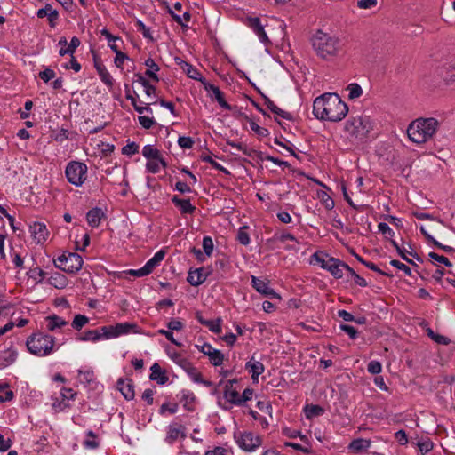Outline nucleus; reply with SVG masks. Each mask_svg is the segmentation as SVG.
I'll return each mask as SVG.
<instances>
[{
    "mask_svg": "<svg viewBox=\"0 0 455 455\" xmlns=\"http://www.w3.org/2000/svg\"><path fill=\"white\" fill-rule=\"evenodd\" d=\"M348 112L347 105L337 93H324L313 103V113L317 119L330 122L342 120Z\"/></svg>",
    "mask_w": 455,
    "mask_h": 455,
    "instance_id": "obj_1",
    "label": "nucleus"
},
{
    "mask_svg": "<svg viewBox=\"0 0 455 455\" xmlns=\"http://www.w3.org/2000/svg\"><path fill=\"white\" fill-rule=\"evenodd\" d=\"M312 46L317 56L323 60L337 57L342 52V44L338 37L318 30L312 37Z\"/></svg>",
    "mask_w": 455,
    "mask_h": 455,
    "instance_id": "obj_2",
    "label": "nucleus"
},
{
    "mask_svg": "<svg viewBox=\"0 0 455 455\" xmlns=\"http://www.w3.org/2000/svg\"><path fill=\"white\" fill-rule=\"evenodd\" d=\"M439 127V122L434 117L418 118L412 121L408 128L409 139L418 144L424 143L431 139Z\"/></svg>",
    "mask_w": 455,
    "mask_h": 455,
    "instance_id": "obj_3",
    "label": "nucleus"
},
{
    "mask_svg": "<svg viewBox=\"0 0 455 455\" xmlns=\"http://www.w3.org/2000/svg\"><path fill=\"white\" fill-rule=\"evenodd\" d=\"M26 345L31 354L44 356L52 352L54 346V338L48 334L36 333L27 339Z\"/></svg>",
    "mask_w": 455,
    "mask_h": 455,
    "instance_id": "obj_4",
    "label": "nucleus"
},
{
    "mask_svg": "<svg viewBox=\"0 0 455 455\" xmlns=\"http://www.w3.org/2000/svg\"><path fill=\"white\" fill-rule=\"evenodd\" d=\"M83 263L82 257L76 252L62 254L54 259L55 267L68 274L78 272L82 268Z\"/></svg>",
    "mask_w": 455,
    "mask_h": 455,
    "instance_id": "obj_5",
    "label": "nucleus"
},
{
    "mask_svg": "<svg viewBox=\"0 0 455 455\" xmlns=\"http://www.w3.org/2000/svg\"><path fill=\"white\" fill-rule=\"evenodd\" d=\"M66 177L73 185L81 186L86 180L87 165L84 163L72 161L66 167Z\"/></svg>",
    "mask_w": 455,
    "mask_h": 455,
    "instance_id": "obj_6",
    "label": "nucleus"
},
{
    "mask_svg": "<svg viewBox=\"0 0 455 455\" xmlns=\"http://www.w3.org/2000/svg\"><path fill=\"white\" fill-rule=\"evenodd\" d=\"M237 443L243 450L252 451L261 444V439L251 432H244L238 437Z\"/></svg>",
    "mask_w": 455,
    "mask_h": 455,
    "instance_id": "obj_7",
    "label": "nucleus"
},
{
    "mask_svg": "<svg viewBox=\"0 0 455 455\" xmlns=\"http://www.w3.org/2000/svg\"><path fill=\"white\" fill-rule=\"evenodd\" d=\"M326 257L328 259L326 262H323V268L328 270L335 278H341L343 276V269L347 267V264L339 259L328 257V255Z\"/></svg>",
    "mask_w": 455,
    "mask_h": 455,
    "instance_id": "obj_8",
    "label": "nucleus"
},
{
    "mask_svg": "<svg viewBox=\"0 0 455 455\" xmlns=\"http://www.w3.org/2000/svg\"><path fill=\"white\" fill-rule=\"evenodd\" d=\"M174 61L177 65L180 67V68L183 70V72H185L188 75V77L201 82L203 85H204L207 83L205 78L203 77L202 74L191 64L184 61L182 59L179 57H176L174 59Z\"/></svg>",
    "mask_w": 455,
    "mask_h": 455,
    "instance_id": "obj_9",
    "label": "nucleus"
},
{
    "mask_svg": "<svg viewBox=\"0 0 455 455\" xmlns=\"http://www.w3.org/2000/svg\"><path fill=\"white\" fill-rule=\"evenodd\" d=\"M251 284H252V287L258 292H259L268 298H271V299L276 298L278 299H281V297L279 296V294H277L272 288H270L268 286L267 282L261 280L258 277L251 276Z\"/></svg>",
    "mask_w": 455,
    "mask_h": 455,
    "instance_id": "obj_10",
    "label": "nucleus"
},
{
    "mask_svg": "<svg viewBox=\"0 0 455 455\" xmlns=\"http://www.w3.org/2000/svg\"><path fill=\"white\" fill-rule=\"evenodd\" d=\"M30 232L38 243L44 242L49 235L46 226L41 222H35L31 225Z\"/></svg>",
    "mask_w": 455,
    "mask_h": 455,
    "instance_id": "obj_11",
    "label": "nucleus"
},
{
    "mask_svg": "<svg viewBox=\"0 0 455 455\" xmlns=\"http://www.w3.org/2000/svg\"><path fill=\"white\" fill-rule=\"evenodd\" d=\"M204 88L212 93V97L215 98V100L218 101L220 107H222L225 109H231V106L225 100L223 92L220 90L218 86H215L210 83H206L204 85Z\"/></svg>",
    "mask_w": 455,
    "mask_h": 455,
    "instance_id": "obj_12",
    "label": "nucleus"
},
{
    "mask_svg": "<svg viewBox=\"0 0 455 455\" xmlns=\"http://www.w3.org/2000/svg\"><path fill=\"white\" fill-rule=\"evenodd\" d=\"M179 436H181L182 438L186 437L185 427H183L181 424H178V423L171 424L169 426V429L167 432L165 441L168 443H172L179 438Z\"/></svg>",
    "mask_w": 455,
    "mask_h": 455,
    "instance_id": "obj_13",
    "label": "nucleus"
},
{
    "mask_svg": "<svg viewBox=\"0 0 455 455\" xmlns=\"http://www.w3.org/2000/svg\"><path fill=\"white\" fill-rule=\"evenodd\" d=\"M117 388L126 400H132L135 396L134 386L132 379H119L116 383Z\"/></svg>",
    "mask_w": 455,
    "mask_h": 455,
    "instance_id": "obj_14",
    "label": "nucleus"
},
{
    "mask_svg": "<svg viewBox=\"0 0 455 455\" xmlns=\"http://www.w3.org/2000/svg\"><path fill=\"white\" fill-rule=\"evenodd\" d=\"M236 382V379H232L226 383L224 387V397L231 403L241 405V401H239V393L233 387L234 384Z\"/></svg>",
    "mask_w": 455,
    "mask_h": 455,
    "instance_id": "obj_15",
    "label": "nucleus"
},
{
    "mask_svg": "<svg viewBox=\"0 0 455 455\" xmlns=\"http://www.w3.org/2000/svg\"><path fill=\"white\" fill-rule=\"evenodd\" d=\"M105 217V213L101 208L94 207L91 209L86 214V220L92 228L100 226V220Z\"/></svg>",
    "mask_w": 455,
    "mask_h": 455,
    "instance_id": "obj_16",
    "label": "nucleus"
},
{
    "mask_svg": "<svg viewBox=\"0 0 455 455\" xmlns=\"http://www.w3.org/2000/svg\"><path fill=\"white\" fill-rule=\"evenodd\" d=\"M248 25L253 29L262 43L268 42V37L264 30V27L261 25L259 18H250L248 20Z\"/></svg>",
    "mask_w": 455,
    "mask_h": 455,
    "instance_id": "obj_17",
    "label": "nucleus"
},
{
    "mask_svg": "<svg viewBox=\"0 0 455 455\" xmlns=\"http://www.w3.org/2000/svg\"><path fill=\"white\" fill-rule=\"evenodd\" d=\"M37 17L43 19L48 17L49 23L52 27H54L55 21L59 17V13L52 8L50 4H47L44 8L37 11Z\"/></svg>",
    "mask_w": 455,
    "mask_h": 455,
    "instance_id": "obj_18",
    "label": "nucleus"
},
{
    "mask_svg": "<svg viewBox=\"0 0 455 455\" xmlns=\"http://www.w3.org/2000/svg\"><path fill=\"white\" fill-rule=\"evenodd\" d=\"M130 332L139 333L138 326L130 323H120L113 326V334H115V338Z\"/></svg>",
    "mask_w": 455,
    "mask_h": 455,
    "instance_id": "obj_19",
    "label": "nucleus"
},
{
    "mask_svg": "<svg viewBox=\"0 0 455 455\" xmlns=\"http://www.w3.org/2000/svg\"><path fill=\"white\" fill-rule=\"evenodd\" d=\"M151 374L149 376V379L151 380L156 381L160 385L165 384L169 378L166 376L165 371L162 370L161 366L155 363L151 368Z\"/></svg>",
    "mask_w": 455,
    "mask_h": 455,
    "instance_id": "obj_20",
    "label": "nucleus"
},
{
    "mask_svg": "<svg viewBox=\"0 0 455 455\" xmlns=\"http://www.w3.org/2000/svg\"><path fill=\"white\" fill-rule=\"evenodd\" d=\"M203 272H204V267H200V268H196L193 271H189L188 278H187L188 282L192 286H198V285L202 284L206 280V277H207V275Z\"/></svg>",
    "mask_w": 455,
    "mask_h": 455,
    "instance_id": "obj_21",
    "label": "nucleus"
},
{
    "mask_svg": "<svg viewBox=\"0 0 455 455\" xmlns=\"http://www.w3.org/2000/svg\"><path fill=\"white\" fill-rule=\"evenodd\" d=\"M94 66L97 69V72L101 79V81L108 86L111 87L113 85V78L111 75L107 70L106 67L100 61L94 59Z\"/></svg>",
    "mask_w": 455,
    "mask_h": 455,
    "instance_id": "obj_22",
    "label": "nucleus"
},
{
    "mask_svg": "<svg viewBox=\"0 0 455 455\" xmlns=\"http://www.w3.org/2000/svg\"><path fill=\"white\" fill-rule=\"evenodd\" d=\"M245 369L251 373V379L253 381H257L258 377L263 373L265 368L262 363L259 361H253V359H251L246 363Z\"/></svg>",
    "mask_w": 455,
    "mask_h": 455,
    "instance_id": "obj_23",
    "label": "nucleus"
},
{
    "mask_svg": "<svg viewBox=\"0 0 455 455\" xmlns=\"http://www.w3.org/2000/svg\"><path fill=\"white\" fill-rule=\"evenodd\" d=\"M172 201L180 209L181 213H193L196 210V207L191 204L189 199H181L174 196Z\"/></svg>",
    "mask_w": 455,
    "mask_h": 455,
    "instance_id": "obj_24",
    "label": "nucleus"
},
{
    "mask_svg": "<svg viewBox=\"0 0 455 455\" xmlns=\"http://www.w3.org/2000/svg\"><path fill=\"white\" fill-rule=\"evenodd\" d=\"M17 358V352L8 347L0 355V368H5L6 366L13 363Z\"/></svg>",
    "mask_w": 455,
    "mask_h": 455,
    "instance_id": "obj_25",
    "label": "nucleus"
},
{
    "mask_svg": "<svg viewBox=\"0 0 455 455\" xmlns=\"http://www.w3.org/2000/svg\"><path fill=\"white\" fill-rule=\"evenodd\" d=\"M370 445H371L370 440L358 438V439L353 440L350 443L348 448H349V450H351L352 452L359 453V452H362V451H365L366 449H368L370 447Z\"/></svg>",
    "mask_w": 455,
    "mask_h": 455,
    "instance_id": "obj_26",
    "label": "nucleus"
},
{
    "mask_svg": "<svg viewBox=\"0 0 455 455\" xmlns=\"http://www.w3.org/2000/svg\"><path fill=\"white\" fill-rule=\"evenodd\" d=\"M145 65L148 68L146 70L145 75L147 76H148L150 79H152L153 81L158 82L159 77L156 75V72L159 71V69H160L159 66L151 58H148L146 60Z\"/></svg>",
    "mask_w": 455,
    "mask_h": 455,
    "instance_id": "obj_27",
    "label": "nucleus"
},
{
    "mask_svg": "<svg viewBox=\"0 0 455 455\" xmlns=\"http://www.w3.org/2000/svg\"><path fill=\"white\" fill-rule=\"evenodd\" d=\"M439 75L446 84L455 82V64H449L440 69Z\"/></svg>",
    "mask_w": 455,
    "mask_h": 455,
    "instance_id": "obj_28",
    "label": "nucleus"
},
{
    "mask_svg": "<svg viewBox=\"0 0 455 455\" xmlns=\"http://www.w3.org/2000/svg\"><path fill=\"white\" fill-rule=\"evenodd\" d=\"M48 283L57 289H63L67 286L68 280L64 275L55 273L48 279Z\"/></svg>",
    "mask_w": 455,
    "mask_h": 455,
    "instance_id": "obj_29",
    "label": "nucleus"
},
{
    "mask_svg": "<svg viewBox=\"0 0 455 455\" xmlns=\"http://www.w3.org/2000/svg\"><path fill=\"white\" fill-rule=\"evenodd\" d=\"M45 320L48 322L47 328L51 331H54L56 328H61L67 324L65 320L56 315H49L45 318Z\"/></svg>",
    "mask_w": 455,
    "mask_h": 455,
    "instance_id": "obj_30",
    "label": "nucleus"
},
{
    "mask_svg": "<svg viewBox=\"0 0 455 455\" xmlns=\"http://www.w3.org/2000/svg\"><path fill=\"white\" fill-rule=\"evenodd\" d=\"M368 123H365V120L363 118H354L350 121V125L354 127L352 130L353 133H360V132H368L369 129L367 128Z\"/></svg>",
    "mask_w": 455,
    "mask_h": 455,
    "instance_id": "obj_31",
    "label": "nucleus"
},
{
    "mask_svg": "<svg viewBox=\"0 0 455 455\" xmlns=\"http://www.w3.org/2000/svg\"><path fill=\"white\" fill-rule=\"evenodd\" d=\"M165 252L161 250L157 251L153 258H151L146 264L145 267L151 273L154 268L159 265V263L164 259Z\"/></svg>",
    "mask_w": 455,
    "mask_h": 455,
    "instance_id": "obj_32",
    "label": "nucleus"
},
{
    "mask_svg": "<svg viewBox=\"0 0 455 455\" xmlns=\"http://www.w3.org/2000/svg\"><path fill=\"white\" fill-rule=\"evenodd\" d=\"M228 144L230 145L232 148H235L237 150L242 151L245 156H248L251 157H252L254 156H257L259 157L261 155L260 152L251 149V148H248L247 146L243 143H235V142L228 141Z\"/></svg>",
    "mask_w": 455,
    "mask_h": 455,
    "instance_id": "obj_33",
    "label": "nucleus"
},
{
    "mask_svg": "<svg viewBox=\"0 0 455 455\" xmlns=\"http://www.w3.org/2000/svg\"><path fill=\"white\" fill-rule=\"evenodd\" d=\"M306 417L311 419L313 417L320 416L323 414L324 410L319 405L307 404L304 408Z\"/></svg>",
    "mask_w": 455,
    "mask_h": 455,
    "instance_id": "obj_34",
    "label": "nucleus"
},
{
    "mask_svg": "<svg viewBox=\"0 0 455 455\" xmlns=\"http://www.w3.org/2000/svg\"><path fill=\"white\" fill-rule=\"evenodd\" d=\"M211 363L214 366H220L223 363L224 355L217 349H212V352L208 355Z\"/></svg>",
    "mask_w": 455,
    "mask_h": 455,
    "instance_id": "obj_35",
    "label": "nucleus"
},
{
    "mask_svg": "<svg viewBox=\"0 0 455 455\" xmlns=\"http://www.w3.org/2000/svg\"><path fill=\"white\" fill-rule=\"evenodd\" d=\"M159 154H160V151L151 145H146L142 148L143 156L148 160L158 158Z\"/></svg>",
    "mask_w": 455,
    "mask_h": 455,
    "instance_id": "obj_36",
    "label": "nucleus"
},
{
    "mask_svg": "<svg viewBox=\"0 0 455 455\" xmlns=\"http://www.w3.org/2000/svg\"><path fill=\"white\" fill-rule=\"evenodd\" d=\"M347 90L349 91L348 98L350 100L357 99L363 94V89L358 84H350Z\"/></svg>",
    "mask_w": 455,
    "mask_h": 455,
    "instance_id": "obj_37",
    "label": "nucleus"
},
{
    "mask_svg": "<svg viewBox=\"0 0 455 455\" xmlns=\"http://www.w3.org/2000/svg\"><path fill=\"white\" fill-rule=\"evenodd\" d=\"M101 339V333L99 330H91L84 332L81 340L84 341H98Z\"/></svg>",
    "mask_w": 455,
    "mask_h": 455,
    "instance_id": "obj_38",
    "label": "nucleus"
},
{
    "mask_svg": "<svg viewBox=\"0 0 455 455\" xmlns=\"http://www.w3.org/2000/svg\"><path fill=\"white\" fill-rule=\"evenodd\" d=\"M246 230H247V227L243 226L239 228L238 233H237V240L243 245H248L251 241L250 235Z\"/></svg>",
    "mask_w": 455,
    "mask_h": 455,
    "instance_id": "obj_39",
    "label": "nucleus"
},
{
    "mask_svg": "<svg viewBox=\"0 0 455 455\" xmlns=\"http://www.w3.org/2000/svg\"><path fill=\"white\" fill-rule=\"evenodd\" d=\"M8 387L7 384L0 385V402L11 401L13 398V392L12 390H5Z\"/></svg>",
    "mask_w": 455,
    "mask_h": 455,
    "instance_id": "obj_40",
    "label": "nucleus"
},
{
    "mask_svg": "<svg viewBox=\"0 0 455 455\" xmlns=\"http://www.w3.org/2000/svg\"><path fill=\"white\" fill-rule=\"evenodd\" d=\"M170 14L172 15V17L173 18V20L178 23L180 24L182 28H188V26L186 24L183 23V20H185L186 21H189L190 20V18H191V15L188 12H185L181 16L176 14L172 10H170Z\"/></svg>",
    "mask_w": 455,
    "mask_h": 455,
    "instance_id": "obj_41",
    "label": "nucleus"
},
{
    "mask_svg": "<svg viewBox=\"0 0 455 455\" xmlns=\"http://www.w3.org/2000/svg\"><path fill=\"white\" fill-rule=\"evenodd\" d=\"M89 322L88 317L83 315H76L72 322V327L76 330H80Z\"/></svg>",
    "mask_w": 455,
    "mask_h": 455,
    "instance_id": "obj_42",
    "label": "nucleus"
},
{
    "mask_svg": "<svg viewBox=\"0 0 455 455\" xmlns=\"http://www.w3.org/2000/svg\"><path fill=\"white\" fill-rule=\"evenodd\" d=\"M202 160L205 163H209L214 169L223 172L224 173H228L226 168L218 164L215 160L212 159L211 156H202Z\"/></svg>",
    "mask_w": 455,
    "mask_h": 455,
    "instance_id": "obj_43",
    "label": "nucleus"
},
{
    "mask_svg": "<svg viewBox=\"0 0 455 455\" xmlns=\"http://www.w3.org/2000/svg\"><path fill=\"white\" fill-rule=\"evenodd\" d=\"M346 270H347L351 275L354 277V280L355 283L361 287H366L368 285L366 280L363 277H361L359 275H357L353 268H351L348 265L347 267H346Z\"/></svg>",
    "mask_w": 455,
    "mask_h": 455,
    "instance_id": "obj_44",
    "label": "nucleus"
},
{
    "mask_svg": "<svg viewBox=\"0 0 455 455\" xmlns=\"http://www.w3.org/2000/svg\"><path fill=\"white\" fill-rule=\"evenodd\" d=\"M203 248L207 256H211L213 251V242L210 236H204L203 239Z\"/></svg>",
    "mask_w": 455,
    "mask_h": 455,
    "instance_id": "obj_45",
    "label": "nucleus"
},
{
    "mask_svg": "<svg viewBox=\"0 0 455 455\" xmlns=\"http://www.w3.org/2000/svg\"><path fill=\"white\" fill-rule=\"evenodd\" d=\"M250 128L260 137H267L269 134L267 129L260 127L254 121H250Z\"/></svg>",
    "mask_w": 455,
    "mask_h": 455,
    "instance_id": "obj_46",
    "label": "nucleus"
},
{
    "mask_svg": "<svg viewBox=\"0 0 455 455\" xmlns=\"http://www.w3.org/2000/svg\"><path fill=\"white\" fill-rule=\"evenodd\" d=\"M390 243L395 248V250L397 251L399 256L403 260H405L409 264L416 266V264L414 263V261L412 259H410L408 257L405 256V249L401 248L395 240H391Z\"/></svg>",
    "mask_w": 455,
    "mask_h": 455,
    "instance_id": "obj_47",
    "label": "nucleus"
},
{
    "mask_svg": "<svg viewBox=\"0 0 455 455\" xmlns=\"http://www.w3.org/2000/svg\"><path fill=\"white\" fill-rule=\"evenodd\" d=\"M390 264H391L393 267H395L398 268L399 270L403 271V272H404V274H405L406 275H409V276H410V275H411V268H410L408 266H406L405 264H403V263L400 262L399 260H397V259H392V260L390 261Z\"/></svg>",
    "mask_w": 455,
    "mask_h": 455,
    "instance_id": "obj_48",
    "label": "nucleus"
},
{
    "mask_svg": "<svg viewBox=\"0 0 455 455\" xmlns=\"http://www.w3.org/2000/svg\"><path fill=\"white\" fill-rule=\"evenodd\" d=\"M171 358L178 364L180 365L181 368L183 366H188V360H187L186 358H183L179 353L177 352H173L172 354L169 353Z\"/></svg>",
    "mask_w": 455,
    "mask_h": 455,
    "instance_id": "obj_49",
    "label": "nucleus"
},
{
    "mask_svg": "<svg viewBox=\"0 0 455 455\" xmlns=\"http://www.w3.org/2000/svg\"><path fill=\"white\" fill-rule=\"evenodd\" d=\"M139 152V146L135 142L128 143L122 148V153L124 155H133Z\"/></svg>",
    "mask_w": 455,
    "mask_h": 455,
    "instance_id": "obj_50",
    "label": "nucleus"
},
{
    "mask_svg": "<svg viewBox=\"0 0 455 455\" xmlns=\"http://www.w3.org/2000/svg\"><path fill=\"white\" fill-rule=\"evenodd\" d=\"M367 370L371 374H378L381 371L382 366L379 361H371L368 363Z\"/></svg>",
    "mask_w": 455,
    "mask_h": 455,
    "instance_id": "obj_51",
    "label": "nucleus"
},
{
    "mask_svg": "<svg viewBox=\"0 0 455 455\" xmlns=\"http://www.w3.org/2000/svg\"><path fill=\"white\" fill-rule=\"evenodd\" d=\"M136 27L139 31H140L145 38H148L153 40L152 36L150 34L149 28L145 26V24L141 20L136 21Z\"/></svg>",
    "mask_w": 455,
    "mask_h": 455,
    "instance_id": "obj_52",
    "label": "nucleus"
},
{
    "mask_svg": "<svg viewBox=\"0 0 455 455\" xmlns=\"http://www.w3.org/2000/svg\"><path fill=\"white\" fill-rule=\"evenodd\" d=\"M220 318L217 319L216 322L208 320V324H205L209 328V330L214 333H220L221 332V326H220Z\"/></svg>",
    "mask_w": 455,
    "mask_h": 455,
    "instance_id": "obj_53",
    "label": "nucleus"
},
{
    "mask_svg": "<svg viewBox=\"0 0 455 455\" xmlns=\"http://www.w3.org/2000/svg\"><path fill=\"white\" fill-rule=\"evenodd\" d=\"M38 76L44 82L47 83L55 76V72L51 68H45L39 72Z\"/></svg>",
    "mask_w": 455,
    "mask_h": 455,
    "instance_id": "obj_54",
    "label": "nucleus"
},
{
    "mask_svg": "<svg viewBox=\"0 0 455 455\" xmlns=\"http://www.w3.org/2000/svg\"><path fill=\"white\" fill-rule=\"evenodd\" d=\"M178 144L182 148H191L194 145V140L190 137H180Z\"/></svg>",
    "mask_w": 455,
    "mask_h": 455,
    "instance_id": "obj_55",
    "label": "nucleus"
},
{
    "mask_svg": "<svg viewBox=\"0 0 455 455\" xmlns=\"http://www.w3.org/2000/svg\"><path fill=\"white\" fill-rule=\"evenodd\" d=\"M428 256H429L432 259H434V260H435V261H437V262H439V263L444 264V265H445V266H447V267H451V263L450 262V260L448 259V258H446V257H444V256H443V255H438V254H437V253H435V252H430V253L428 254Z\"/></svg>",
    "mask_w": 455,
    "mask_h": 455,
    "instance_id": "obj_56",
    "label": "nucleus"
},
{
    "mask_svg": "<svg viewBox=\"0 0 455 455\" xmlns=\"http://www.w3.org/2000/svg\"><path fill=\"white\" fill-rule=\"evenodd\" d=\"M140 124L145 129H150L155 124V120L151 117L140 116H139Z\"/></svg>",
    "mask_w": 455,
    "mask_h": 455,
    "instance_id": "obj_57",
    "label": "nucleus"
},
{
    "mask_svg": "<svg viewBox=\"0 0 455 455\" xmlns=\"http://www.w3.org/2000/svg\"><path fill=\"white\" fill-rule=\"evenodd\" d=\"M147 170L151 173H157L160 170V165L157 159H150L146 164Z\"/></svg>",
    "mask_w": 455,
    "mask_h": 455,
    "instance_id": "obj_58",
    "label": "nucleus"
},
{
    "mask_svg": "<svg viewBox=\"0 0 455 455\" xmlns=\"http://www.w3.org/2000/svg\"><path fill=\"white\" fill-rule=\"evenodd\" d=\"M273 113H275V115L284 118V119H287V120H291L292 119V116L291 113L289 112H286L283 109H281L280 108H278L275 104L274 105L273 108L270 109Z\"/></svg>",
    "mask_w": 455,
    "mask_h": 455,
    "instance_id": "obj_59",
    "label": "nucleus"
},
{
    "mask_svg": "<svg viewBox=\"0 0 455 455\" xmlns=\"http://www.w3.org/2000/svg\"><path fill=\"white\" fill-rule=\"evenodd\" d=\"M273 113H275V115L284 118V119H287V120H291L292 119V116L291 113L289 112H286L283 109H281L280 108H278L275 104L274 105L273 108L270 109Z\"/></svg>",
    "mask_w": 455,
    "mask_h": 455,
    "instance_id": "obj_60",
    "label": "nucleus"
},
{
    "mask_svg": "<svg viewBox=\"0 0 455 455\" xmlns=\"http://www.w3.org/2000/svg\"><path fill=\"white\" fill-rule=\"evenodd\" d=\"M273 113H275V115L284 118V119H287V120H291L292 119V116L291 113L289 112H286L283 109H281L280 108H278L275 104L274 105L273 108L270 109Z\"/></svg>",
    "mask_w": 455,
    "mask_h": 455,
    "instance_id": "obj_61",
    "label": "nucleus"
},
{
    "mask_svg": "<svg viewBox=\"0 0 455 455\" xmlns=\"http://www.w3.org/2000/svg\"><path fill=\"white\" fill-rule=\"evenodd\" d=\"M273 113H275V115L284 118V119H287V120H291L292 119V116L291 113L289 112H286L283 109H281L280 108H278L275 104L274 105L273 108L270 109Z\"/></svg>",
    "mask_w": 455,
    "mask_h": 455,
    "instance_id": "obj_62",
    "label": "nucleus"
},
{
    "mask_svg": "<svg viewBox=\"0 0 455 455\" xmlns=\"http://www.w3.org/2000/svg\"><path fill=\"white\" fill-rule=\"evenodd\" d=\"M98 330L101 333V338H105V339L115 338V334H113V325L103 326Z\"/></svg>",
    "mask_w": 455,
    "mask_h": 455,
    "instance_id": "obj_63",
    "label": "nucleus"
},
{
    "mask_svg": "<svg viewBox=\"0 0 455 455\" xmlns=\"http://www.w3.org/2000/svg\"><path fill=\"white\" fill-rule=\"evenodd\" d=\"M340 329L345 331L352 339L357 337V331L351 325L341 324Z\"/></svg>",
    "mask_w": 455,
    "mask_h": 455,
    "instance_id": "obj_64",
    "label": "nucleus"
}]
</instances>
